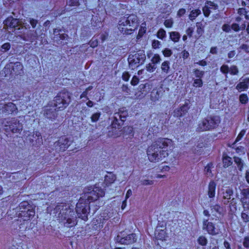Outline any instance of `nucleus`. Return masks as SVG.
Listing matches in <instances>:
<instances>
[{"label": "nucleus", "instance_id": "f257e3e1", "mask_svg": "<svg viewBox=\"0 0 249 249\" xmlns=\"http://www.w3.org/2000/svg\"><path fill=\"white\" fill-rule=\"evenodd\" d=\"M104 195V191L98 187H90L88 191H85L84 196L80 198L76 204V212L78 217L87 221L89 211V202L95 201Z\"/></svg>", "mask_w": 249, "mask_h": 249}, {"label": "nucleus", "instance_id": "f03ea898", "mask_svg": "<svg viewBox=\"0 0 249 249\" xmlns=\"http://www.w3.org/2000/svg\"><path fill=\"white\" fill-rule=\"evenodd\" d=\"M171 140L159 138L152 142L146 149L148 160L151 162L156 163L164 160L169 155V150L166 148L172 144Z\"/></svg>", "mask_w": 249, "mask_h": 249}, {"label": "nucleus", "instance_id": "7ed1b4c3", "mask_svg": "<svg viewBox=\"0 0 249 249\" xmlns=\"http://www.w3.org/2000/svg\"><path fill=\"white\" fill-rule=\"evenodd\" d=\"M55 213H58V220L63 223L65 227H72L77 224L75 212L69 206L60 204L56 206L54 209Z\"/></svg>", "mask_w": 249, "mask_h": 249}, {"label": "nucleus", "instance_id": "20e7f679", "mask_svg": "<svg viewBox=\"0 0 249 249\" xmlns=\"http://www.w3.org/2000/svg\"><path fill=\"white\" fill-rule=\"evenodd\" d=\"M137 17L135 15H126L120 18L118 29L123 34L130 35L137 26Z\"/></svg>", "mask_w": 249, "mask_h": 249}, {"label": "nucleus", "instance_id": "39448f33", "mask_svg": "<svg viewBox=\"0 0 249 249\" xmlns=\"http://www.w3.org/2000/svg\"><path fill=\"white\" fill-rule=\"evenodd\" d=\"M28 21L33 29H36L29 31L24 36L23 39L33 42L43 35L42 30L41 29L42 27L37 19L30 18H29Z\"/></svg>", "mask_w": 249, "mask_h": 249}, {"label": "nucleus", "instance_id": "423d86ee", "mask_svg": "<svg viewBox=\"0 0 249 249\" xmlns=\"http://www.w3.org/2000/svg\"><path fill=\"white\" fill-rule=\"evenodd\" d=\"M220 123V119L219 116H208L198 124L197 130L201 132L214 129L218 126Z\"/></svg>", "mask_w": 249, "mask_h": 249}, {"label": "nucleus", "instance_id": "0eeeda50", "mask_svg": "<svg viewBox=\"0 0 249 249\" xmlns=\"http://www.w3.org/2000/svg\"><path fill=\"white\" fill-rule=\"evenodd\" d=\"M71 102L70 93L66 90H63L57 94L53 100L55 107L60 110L65 108Z\"/></svg>", "mask_w": 249, "mask_h": 249}, {"label": "nucleus", "instance_id": "6e6552de", "mask_svg": "<svg viewBox=\"0 0 249 249\" xmlns=\"http://www.w3.org/2000/svg\"><path fill=\"white\" fill-rule=\"evenodd\" d=\"M35 211L34 209H28L27 210H21L19 213V217L23 220V223L19 225V229L21 230H26L29 229L31 226L30 218L35 215Z\"/></svg>", "mask_w": 249, "mask_h": 249}, {"label": "nucleus", "instance_id": "1a4fd4ad", "mask_svg": "<svg viewBox=\"0 0 249 249\" xmlns=\"http://www.w3.org/2000/svg\"><path fill=\"white\" fill-rule=\"evenodd\" d=\"M4 129L7 132H12L14 133H19L22 129V124L17 119L13 118L6 122L4 125Z\"/></svg>", "mask_w": 249, "mask_h": 249}, {"label": "nucleus", "instance_id": "9d476101", "mask_svg": "<svg viewBox=\"0 0 249 249\" xmlns=\"http://www.w3.org/2000/svg\"><path fill=\"white\" fill-rule=\"evenodd\" d=\"M72 143V141L65 136H63L55 142L53 146L57 152L65 151Z\"/></svg>", "mask_w": 249, "mask_h": 249}, {"label": "nucleus", "instance_id": "9b49d317", "mask_svg": "<svg viewBox=\"0 0 249 249\" xmlns=\"http://www.w3.org/2000/svg\"><path fill=\"white\" fill-rule=\"evenodd\" d=\"M146 56L143 51H139L137 53L129 55L128 61L130 65L142 64L144 63Z\"/></svg>", "mask_w": 249, "mask_h": 249}, {"label": "nucleus", "instance_id": "f8f14e48", "mask_svg": "<svg viewBox=\"0 0 249 249\" xmlns=\"http://www.w3.org/2000/svg\"><path fill=\"white\" fill-rule=\"evenodd\" d=\"M221 225H217L216 226L211 222H208V219H204L203 221V230H206L208 233L213 235H215L220 232Z\"/></svg>", "mask_w": 249, "mask_h": 249}, {"label": "nucleus", "instance_id": "ddd939ff", "mask_svg": "<svg viewBox=\"0 0 249 249\" xmlns=\"http://www.w3.org/2000/svg\"><path fill=\"white\" fill-rule=\"evenodd\" d=\"M137 240V238L135 233H131L124 237L118 235L115 239L116 242L124 245L133 244L136 242Z\"/></svg>", "mask_w": 249, "mask_h": 249}, {"label": "nucleus", "instance_id": "4468645a", "mask_svg": "<svg viewBox=\"0 0 249 249\" xmlns=\"http://www.w3.org/2000/svg\"><path fill=\"white\" fill-rule=\"evenodd\" d=\"M4 27L6 28H12L15 30L20 29L19 27L21 24L18 19L14 18L12 17L7 18L3 22Z\"/></svg>", "mask_w": 249, "mask_h": 249}, {"label": "nucleus", "instance_id": "2eb2a0df", "mask_svg": "<svg viewBox=\"0 0 249 249\" xmlns=\"http://www.w3.org/2000/svg\"><path fill=\"white\" fill-rule=\"evenodd\" d=\"M222 193L221 194V201L224 205H228L230 202V200L231 199L232 196L233 195L232 189L229 187H227L222 189Z\"/></svg>", "mask_w": 249, "mask_h": 249}, {"label": "nucleus", "instance_id": "dca6fc26", "mask_svg": "<svg viewBox=\"0 0 249 249\" xmlns=\"http://www.w3.org/2000/svg\"><path fill=\"white\" fill-rule=\"evenodd\" d=\"M56 108L55 106H48L44 109V116L50 120H54L57 117V113L56 111Z\"/></svg>", "mask_w": 249, "mask_h": 249}, {"label": "nucleus", "instance_id": "f3484780", "mask_svg": "<svg viewBox=\"0 0 249 249\" xmlns=\"http://www.w3.org/2000/svg\"><path fill=\"white\" fill-rule=\"evenodd\" d=\"M11 67H12L11 74L18 75L23 73V66L19 62H15L12 66H11L10 65H6L5 67V69H10Z\"/></svg>", "mask_w": 249, "mask_h": 249}, {"label": "nucleus", "instance_id": "a211bd4d", "mask_svg": "<svg viewBox=\"0 0 249 249\" xmlns=\"http://www.w3.org/2000/svg\"><path fill=\"white\" fill-rule=\"evenodd\" d=\"M218 8V5L213 2L208 1L205 3V6L203 7L202 11L204 15L208 17L212 10H216Z\"/></svg>", "mask_w": 249, "mask_h": 249}, {"label": "nucleus", "instance_id": "6ab92c4d", "mask_svg": "<svg viewBox=\"0 0 249 249\" xmlns=\"http://www.w3.org/2000/svg\"><path fill=\"white\" fill-rule=\"evenodd\" d=\"M60 30L56 29L53 30L54 40L56 42H59L61 40H64L67 39L68 36L65 34H61Z\"/></svg>", "mask_w": 249, "mask_h": 249}, {"label": "nucleus", "instance_id": "aec40b11", "mask_svg": "<svg viewBox=\"0 0 249 249\" xmlns=\"http://www.w3.org/2000/svg\"><path fill=\"white\" fill-rule=\"evenodd\" d=\"M249 86V78H245L237 85L236 89L239 91H242L247 89Z\"/></svg>", "mask_w": 249, "mask_h": 249}, {"label": "nucleus", "instance_id": "412c9836", "mask_svg": "<svg viewBox=\"0 0 249 249\" xmlns=\"http://www.w3.org/2000/svg\"><path fill=\"white\" fill-rule=\"evenodd\" d=\"M216 184L213 181L209 183L208 186V195L210 198H213L215 196Z\"/></svg>", "mask_w": 249, "mask_h": 249}, {"label": "nucleus", "instance_id": "4be33fe9", "mask_svg": "<svg viewBox=\"0 0 249 249\" xmlns=\"http://www.w3.org/2000/svg\"><path fill=\"white\" fill-rule=\"evenodd\" d=\"M223 166L225 168H227L231 166L232 164V160L231 158L226 155H223Z\"/></svg>", "mask_w": 249, "mask_h": 249}, {"label": "nucleus", "instance_id": "5701e85b", "mask_svg": "<svg viewBox=\"0 0 249 249\" xmlns=\"http://www.w3.org/2000/svg\"><path fill=\"white\" fill-rule=\"evenodd\" d=\"M170 69V62L168 61H165L162 63L161 69L163 72L166 74L168 73Z\"/></svg>", "mask_w": 249, "mask_h": 249}, {"label": "nucleus", "instance_id": "b1692460", "mask_svg": "<svg viewBox=\"0 0 249 249\" xmlns=\"http://www.w3.org/2000/svg\"><path fill=\"white\" fill-rule=\"evenodd\" d=\"M240 201L243 209H249V198L241 196Z\"/></svg>", "mask_w": 249, "mask_h": 249}, {"label": "nucleus", "instance_id": "393cba45", "mask_svg": "<svg viewBox=\"0 0 249 249\" xmlns=\"http://www.w3.org/2000/svg\"><path fill=\"white\" fill-rule=\"evenodd\" d=\"M187 112V107L186 106H183L178 110L175 111V115L178 117H181L186 114Z\"/></svg>", "mask_w": 249, "mask_h": 249}, {"label": "nucleus", "instance_id": "a878e982", "mask_svg": "<svg viewBox=\"0 0 249 249\" xmlns=\"http://www.w3.org/2000/svg\"><path fill=\"white\" fill-rule=\"evenodd\" d=\"M222 210V207L218 204H215L211 206V213L213 214H215L216 213L221 214Z\"/></svg>", "mask_w": 249, "mask_h": 249}, {"label": "nucleus", "instance_id": "bb28decb", "mask_svg": "<svg viewBox=\"0 0 249 249\" xmlns=\"http://www.w3.org/2000/svg\"><path fill=\"white\" fill-rule=\"evenodd\" d=\"M241 218L244 222L247 223L249 222V209H243V211L241 213Z\"/></svg>", "mask_w": 249, "mask_h": 249}, {"label": "nucleus", "instance_id": "cd10ccee", "mask_svg": "<svg viewBox=\"0 0 249 249\" xmlns=\"http://www.w3.org/2000/svg\"><path fill=\"white\" fill-rule=\"evenodd\" d=\"M200 14L201 11L199 9H197L193 10L191 11L190 14L189 15V18L190 20H193Z\"/></svg>", "mask_w": 249, "mask_h": 249}, {"label": "nucleus", "instance_id": "c85d7f7f", "mask_svg": "<svg viewBox=\"0 0 249 249\" xmlns=\"http://www.w3.org/2000/svg\"><path fill=\"white\" fill-rule=\"evenodd\" d=\"M180 37V34L178 32H172L170 33V38L174 42H178Z\"/></svg>", "mask_w": 249, "mask_h": 249}, {"label": "nucleus", "instance_id": "c756f323", "mask_svg": "<svg viewBox=\"0 0 249 249\" xmlns=\"http://www.w3.org/2000/svg\"><path fill=\"white\" fill-rule=\"evenodd\" d=\"M234 161L236 164L238 169L240 171H242L244 165L243 161L242 160V159L237 157H234Z\"/></svg>", "mask_w": 249, "mask_h": 249}, {"label": "nucleus", "instance_id": "7c9ffc66", "mask_svg": "<svg viewBox=\"0 0 249 249\" xmlns=\"http://www.w3.org/2000/svg\"><path fill=\"white\" fill-rule=\"evenodd\" d=\"M20 212L21 210H27L28 209H33L27 201H23L19 205Z\"/></svg>", "mask_w": 249, "mask_h": 249}, {"label": "nucleus", "instance_id": "2f4dec72", "mask_svg": "<svg viewBox=\"0 0 249 249\" xmlns=\"http://www.w3.org/2000/svg\"><path fill=\"white\" fill-rule=\"evenodd\" d=\"M120 116L119 115V113L118 112H116L114 114V116L113 117V120H112V124L116 125H117L118 126L121 125V123L120 121Z\"/></svg>", "mask_w": 249, "mask_h": 249}, {"label": "nucleus", "instance_id": "473e14b6", "mask_svg": "<svg viewBox=\"0 0 249 249\" xmlns=\"http://www.w3.org/2000/svg\"><path fill=\"white\" fill-rule=\"evenodd\" d=\"M33 137L34 138L37 137V139L36 140V144H38L39 145H40L43 142H42V136H41V134L39 132H38V131L34 132V134L33 135Z\"/></svg>", "mask_w": 249, "mask_h": 249}, {"label": "nucleus", "instance_id": "72a5a7b5", "mask_svg": "<svg viewBox=\"0 0 249 249\" xmlns=\"http://www.w3.org/2000/svg\"><path fill=\"white\" fill-rule=\"evenodd\" d=\"M246 27L245 24H243L241 26H239L238 24L236 23H233L231 28L235 32H238L240 30H244Z\"/></svg>", "mask_w": 249, "mask_h": 249}, {"label": "nucleus", "instance_id": "f704fd0d", "mask_svg": "<svg viewBox=\"0 0 249 249\" xmlns=\"http://www.w3.org/2000/svg\"><path fill=\"white\" fill-rule=\"evenodd\" d=\"M220 70L227 77L228 73L229 72L230 67L227 65L224 64L221 66Z\"/></svg>", "mask_w": 249, "mask_h": 249}, {"label": "nucleus", "instance_id": "c9c22d12", "mask_svg": "<svg viewBox=\"0 0 249 249\" xmlns=\"http://www.w3.org/2000/svg\"><path fill=\"white\" fill-rule=\"evenodd\" d=\"M212 163H208L205 167V172L208 176H212L211 169L213 168Z\"/></svg>", "mask_w": 249, "mask_h": 249}, {"label": "nucleus", "instance_id": "e433bc0d", "mask_svg": "<svg viewBox=\"0 0 249 249\" xmlns=\"http://www.w3.org/2000/svg\"><path fill=\"white\" fill-rule=\"evenodd\" d=\"M229 72L231 75H237L239 71L237 67L235 65H232L230 67Z\"/></svg>", "mask_w": 249, "mask_h": 249}, {"label": "nucleus", "instance_id": "4c0bfd02", "mask_svg": "<svg viewBox=\"0 0 249 249\" xmlns=\"http://www.w3.org/2000/svg\"><path fill=\"white\" fill-rule=\"evenodd\" d=\"M105 180L109 183H113L116 180V176L112 174H109L107 176H106Z\"/></svg>", "mask_w": 249, "mask_h": 249}, {"label": "nucleus", "instance_id": "58836bf2", "mask_svg": "<svg viewBox=\"0 0 249 249\" xmlns=\"http://www.w3.org/2000/svg\"><path fill=\"white\" fill-rule=\"evenodd\" d=\"M165 232L164 230H160V231H158L157 230L156 231L155 235L158 239L161 240L165 237Z\"/></svg>", "mask_w": 249, "mask_h": 249}, {"label": "nucleus", "instance_id": "ea45409f", "mask_svg": "<svg viewBox=\"0 0 249 249\" xmlns=\"http://www.w3.org/2000/svg\"><path fill=\"white\" fill-rule=\"evenodd\" d=\"M198 243L199 245L204 246L207 244V239L204 236H200L197 239Z\"/></svg>", "mask_w": 249, "mask_h": 249}, {"label": "nucleus", "instance_id": "a19ab883", "mask_svg": "<svg viewBox=\"0 0 249 249\" xmlns=\"http://www.w3.org/2000/svg\"><path fill=\"white\" fill-rule=\"evenodd\" d=\"M249 98L247 94H242L239 96L240 102L243 104L247 103Z\"/></svg>", "mask_w": 249, "mask_h": 249}, {"label": "nucleus", "instance_id": "79ce46f5", "mask_svg": "<svg viewBox=\"0 0 249 249\" xmlns=\"http://www.w3.org/2000/svg\"><path fill=\"white\" fill-rule=\"evenodd\" d=\"M84 0H69L68 2V4L70 6H78L80 3L83 2Z\"/></svg>", "mask_w": 249, "mask_h": 249}, {"label": "nucleus", "instance_id": "37998d69", "mask_svg": "<svg viewBox=\"0 0 249 249\" xmlns=\"http://www.w3.org/2000/svg\"><path fill=\"white\" fill-rule=\"evenodd\" d=\"M161 58L160 56L158 54H154V56L151 59V62L153 64H156L160 62Z\"/></svg>", "mask_w": 249, "mask_h": 249}, {"label": "nucleus", "instance_id": "c03bdc74", "mask_svg": "<svg viewBox=\"0 0 249 249\" xmlns=\"http://www.w3.org/2000/svg\"><path fill=\"white\" fill-rule=\"evenodd\" d=\"M89 44L91 47L95 48V47H97L98 45V39L97 38H96L95 37H93L90 40Z\"/></svg>", "mask_w": 249, "mask_h": 249}, {"label": "nucleus", "instance_id": "a18cd8bd", "mask_svg": "<svg viewBox=\"0 0 249 249\" xmlns=\"http://www.w3.org/2000/svg\"><path fill=\"white\" fill-rule=\"evenodd\" d=\"M202 80L200 78H197L194 80L193 86L196 88H200L202 86Z\"/></svg>", "mask_w": 249, "mask_h": 249}, {"label": "nucleus", "instance_id": "49530a36", "mask_svg": "<svg viewBox=\"0 0 249 249\" xmlns=\"http://www.w3.org/2000/svg\"><path fill=\"white\" fill-rule=\"evenodd\" d=\"M156 69L155 65L152 63H149L146 66V70L150 72H152Z\"/></svg>", "mask_w": 249, "mask_h": 249}, {"label": "nucleus", "instance_id": "de8ad7c7", "mask_svg": "<svg viewBox=\"0 0 249 249\" xmlns=\"http://www.w3.org/2000/svg\"><path fill=\"white\" fill-rule=\"evenodd\" d=\"M101 115L100 112H96L92 115L91 116V120L92 122H96L98 120Z\"/></svg>", "mask_w": 249, "mask_h": 249}, {"label": "nucleus", "instance_id": "09e8293b", "mask_svg": "<svg viewBox=\"0 0 249 249\" xmlns=\"http://www.w3.org/2000/svg\"><path fill=\"white\" fill-rule=\"evenodd\" d=\"M6 175L8 176V174H7ZM17 178L18 174L17 173H13L11 174L8 175V177H7V178L9 179V180L10 181H15Z\"/></svg>", "mask_w": 249, "mask_h": 249}, {"label": "nucleus", "instance_id": "8fccbe9b", "mask_svg": "<svg viewBox=\"0 0 249 249\" xmlns=\"http://www.w3.org/2000/svg\"><path fill=\"white\" fill-rule=\"evenodd\" d=\"M241 196L249 198V187L244 188L241 191Z\"/></svg>", "mask_w": 249, "mask_h": 249}, {"label": "nucleus", "instance_id": "3c124183", "mask_svg": "<svg viewBox=\"0 0 249 249\" xmlns=\"http://www.w3.org/2000/svg\"><path fill=\"white\" fill-rule=\"evenodd\" d=\"M165 35L166 32L162 29H160L157 33V36L160 39H163L165 36Z\"/></svg>", "mask_w": 249, "mask_h": 249}, {"label": "nucleus", "instance_id": "603ef678", "mask_svg": "<svg viewBox=\"0 0 249 249\" xmlns=\"http://www.w3.org/2000/svg\"><path fill=\"white\" fill-rule=\"evenodd\" d=\"M238 13L240 15H244L245 16V18L247 19H249V17L248 15H247V11H246L245 9L244 8H239L238 10Z\"/></svg>", "mask_w": 249, "mask_h": 249}, {"label": "nucleus", "instance_id": "864d4df0", "mask_svg": "<svg viewBox=\"0 0 249 249\" xmlns=\"http://www.w3.org/2000/svg\"><path fill=\"white\" fill-rule=\"evenodd\" d=\"M162 53L164 56L169 57L172 54V51L168 48H166L162 51Z\"/></svg>", "mask_w": 249, "mask_h": 249}, {"label": "nucleus", "instance_id": "5fc2aeb1", "mask_svg": "<svg viewBox=\"0 0 249 249\" xmlns=\"http://www.w3.org/2000/svg\"><path fill=\"white\" fill-rule=\"evenodd\" d=\"M195 74L196 76L198 78H200L202 77L203 74H204V71H200L198 70H196L194 71Z\"/></svg>", "mask_w": 249, "mask_h": 249}, {"label": "nucleus", "instance_id": "6e6d98bb", "mask_svg": "<svg viewBox=\"0 0 249 249\" xmlns=\"http://www.w3.org/2000/svg\"><path fill=\"white\" fill-rule=\"evenodd\" d=\"M141 184L143 185H151L153 184L154 182L153 180L148 179H143L141 181Z\"/></svg>", "mask_w": 249, "mask_h": 249}, {"label": "nucleus", "instance_id": "4d7b16f0", "mask_svg": "<svg viewBox=\"0 0 249 249\" xmlns=\"http://www.w3.org/2000/svg\"><path fill=\"white\" fill-rule=\"evenodd\" d=\"M246 133V130L243 129L240 131L238 135L237 136L235 142H237L241 140V139L243 138V137L245 135Z\"/></svg>", "mask_w": 249, "mask_h": 249}, {"label": "nucleus", "instance_id": "13d9d810", "mask_svg": "<svg viewBox=\"0 0 249 249\" xmlns=\"http://www.w3.org/2000/svg\"><path fill=\"white\" fill-rule=\"evenodd\" d=\"M130 77V75L128 72L125 71L122 74V79L125 81H128Z\"/></svg>", "mask_w": 249, "mask_h": 249}, {"label": "nucleus", "instance_id": "bf43d9fd", "mask_svg": "<svg viewBox=\"0 0 249 249\" xmlns=\"http://www.w3.org/2000/svg\"><path fill=\"white\" fill-rule=\"evenodd\" d=\"M118 112L119 113V115H121L123 116H127L128 115V112L124 108H121L119 109Z\"/></svg>", "mask_w": 249, "mask_h": 249}, {"label": "nucleus", "instance_id": "052dcab7", "mask_svg": "<svg viewBox=\"0 0 249 249\" xmlns=\"http://www.w3.org/2000/svg\"><path fill=\"white\" fill-rule=\"evenodd\" d=\"M139 81V79L136 76H134L131 81V84L133 86L137 85Z\"/></svg>", "mask_w": 249, "mask_h": 249}, {"label": "nucleus", "instance_id": "680f3d73", "mask_svg": "<svg viewBox=\"0 0 249 249\" xmlns=\"http://www.w3.org/2000/svg\"><path fill=\"white\" fill-rule=\"evenodd\" d=\"M243 244L244 247L246 248H249V237H245Z\"/></svg>", "mask_w": 249, "mask_h": 249}, {"label": "nucleus", "instance_id": "e2e57ef3", "mask_svg": "<svg viewBox=\"0 0 249 249\" xmlns=\"http://www.w3.org/2000/svg\"><path fill=\"white\" fill-rule=\"evenodd\" d=\"M196 26H197V32L198 33V36H199L202 34V33L203 32V29L202 28H201V27L199 26V23H197Z\"/></svg>", "mask_w": 249, "mask_h": 249}, {"label": "nucleus", "instance_id": "0e129e2a", "mask_svg": "<svg viewBox=\"0 0 249 249\" xmlns=\"http://www.w3.org/2000/svg\"><path fill=\"white\" fill-rule=\"evenodd\" d=\"M222 29L225 32H229L231 28L229 25L225 24L222 26Z\"/></svg>", "mask_w": 249, "mask_h": 249}, {"label": "nucleus", "instance_id": "69168bd1", "mask_svg": "<svg viewBox=\"0 0 249 249\" xmlns=\"http://www.w3.org/2000/svg\"><path fill=\"white\" fill-rule=\"evenodd\" d=\"M160 44V43L159 41L155 40L152 42V47H153V48L156 49V48H159Z\"/></svg>", "mask_w": 249, "mask_h": 249}, {"label": "nucleus", "instance_id": "338daca9", "mask_svg": "<svg viewBox=\"0 0 249 249\" xmlns=\"http://www.w3.org/2000/svg\"><path fill=\"white\" fill-rule=\"evenodd\" d=\"M10 46L11 45L9 43H6L2 45L1 48L5 51H8L10 49Z\"/></svg>", "mask_w": 249, "mask_h": 249}, {"label": "nucleus", "instance_id": "774afa93", "mask_svg": "<svg viewBox=\"0 0 249 249\" xmlns=\"http://www.w3.org/2000/svg\"><path fill=\"white\" fill-rule=\"evenodd\" d=\"M164 24L166 27L170 28L172 27L173 22L170 20H166Z\"/></svg>", "mask_w": 249, "mask_h": 249}]
</instances>
